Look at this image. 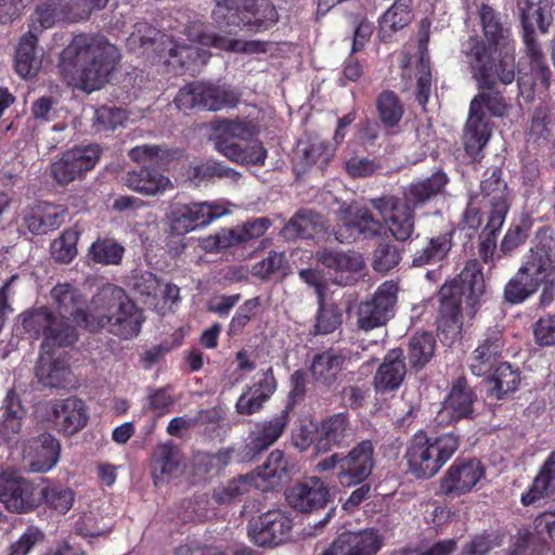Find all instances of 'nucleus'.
Masks as SVG:
<instances>
[{
	"mask_svg": "<svg viewBox=\"0 0 555 555\" xmlns=\"http://www.w3.org/2000/svg\"><path fill=\"white\" fill-rule=\"evenodd\" d=\"M383 223L366 207L349 211L335 230L336 238L341 243H351L358 238H373L382 232Z\"/></svg>",
	"mask_w": 555,
	"mask_h": 555,
	"instance_id": "obj_24",
	"label": "nucleus"
},
{
	"mask_svg": "<svg viewBox=\"0 0 555 555\" xmlns=\"http://www.w3.org/2000/svg\"><path fill=\"white\" fill-rule=\"evenodd\" d=\"M454 231H447L427 238L426 244L416 249L412 256L413 268L434 266L444 261L453 246Z\"/></svg>",
	"mask_w": 555,
	"mask_h": 555,
	"instance_id": "obj_39",
	"label": "nucleus"
},
{
	"mask_svg": "<svg viewBox=\"0 0 555 555\" xmlns=\"http://www.w3.org/2000/svg\"><path fill=\"white\" fill-rule=\"evenodd\" d=\"M413 18L412 0H396L379 17L380 31L389 29L392 33L406 27Z\"/></svg>",
	"mask_w": 555,
	"mask_h": 555,
	"instance_id": "obj_54",
	"label": "nucleus"
},
{
	"mask_svg": "<svg viewBox=\"0 0 555 555\" xmlns=\"http://www.w3.org/2000/svg\"><path fill=\"white\" fill-rule=\"evenodd\" d=\"M318 263L335 272L359 273L364 268L362 256L357 251L321 248L314 255Z\"/></svg>",
	"mask_w": 555,
	"mask_h": 555,
	"instance_id": "obj_45",
	"label": "nucleus"
},
{
	"mask_svg": "<svg viewBox=\"0 0 555 555\" xmlns=\"http://www.w3.org/2000/svg\"><path fill=\"white\" fill-rule=\"evenodd\" d=\"M491 132L489 118L469 109L463 133V145L466 154L476 159L488 143Z\"/></svg>",
	"mask_w": 555,
	"mask_h": 555,
	"instance_id": "obj_41",
	"label": "nucleus"
},
{
	"mask_svg": "<svg viewBox=\"0 0 555 555\" xmlns=\"http://www.w3.org/2000/svg\"><path fill=\"white\" fill-rule=\"evenodd\" d=\"M38 47V34L33 30L24 34L16 47L14 67L23 78H34L41 67V54Z\"/></svg>",
	"mask_w": 555,
	"mask_h": 555,
	"instance_id": "obj_37",
	"label": "nucleus"
},
{
	"mask_svg": "<svg viewBox=\"0 0 555 555\" xmlns=\"http://www.w3.org/2000/svg\"><path fill=\"white\" fill-rule=\"evenodd\" d=\"M483 377L488 386V397L495 400H502L515 392L521 380L519 370L514 369L508 362L499 363L489 375Z\"/></svg>",
	"mask_w": 555,
	"mask_h": 555,
	"instance_id": "obj_42",
	"label": "nucleus"
},
{
	"mask_svg": "<svg viewBox=\"0 0 555 555\" xmlns=\"http://www.w3.org/2000/svg\"><path fill=\"white\" fill-rule=\"evenodd\" d=\"M101 155L102 149L98 144L68 150L51 165V177L57 184L67 185L92 170Z\"/></svg>",
	"mask_w": 555,
	"mask_h": 555,
	"instance_id": "obj_19",
	"label": "nucleus"
},
{
	"mask_svg": "<svg viewBox=\"0 0 555 555\" xmlns=\"http://www.w3.org/2000/svg\"><path fill=\"white\" fill-rule=\"evenodd\" d=\"M293 519L281 509H271L248 522L247 533L258 546L279 545L287 541Z\"/></svg>",
	"mask_w": 555,
	"mask_h": 555,
	"instance_id": "obj_22",
	"label": "nucleus"
},
{
	"mask_svg": "<svg viewBox=\"0 0 555 555\" xmlns=\"http://www.w3.org/2000/svg\"><path fill=\"white\" fill-rule=\"evenodd\" d=\"M199 42L203 46L214 47L224 51H235V52H246V53H255V52H263L264 43L260 41H246L242 42L241 40L230 39L219 34H202L199 36Z\"/></svg>",
	"mask_w": 555,
	"mask_h": 555,
	"instance_id": "obj_55",
	"label": "nucleus"
},
{
	"mask_svg": "<svg viewBox=\"0 0 555 555\" xmlns=\"http://www.w3.org/2000/svg\"><path fill=\"white\" fill-rule=\"evenodd\" d=\"M345 361L341 353L328 349L314 354L309 371L317 383L331 387L343 371Z\"/></svg>",
	"mask_w": 555,
	"mask_h": 555,
	"instance_id": "obj_44",
	"label": "nucleus"
},
{
	"mask_svg": "<svg viewBox=\"0 0 555 555\" xmlns=\"http://www.w3.org/2000/svg\"><path fill=\"white\" fill-rule=\"evenodd\" d=\"M276 387L278 382L273 369L270 366L251 386H246L236 401V412L241 415H253L259 412L275 392Z\"/></svg>",
	"mask_w": 555,
	"mask_h": 555,
	"instance_id": "obj_28",
	"label": "nucleus"
},
{
	"mask_svg": "<svg viewBox=\"0 0 555 555\" xmlns=\"http://www.w3.org/2000/svg\"><path fill=\"white\" fill-rule=\"evenodd\" d=\"M52 412L60 431L68 436L82 429L89 418L86 403L77 397L56 400Z\"/></svg>",
	"mask_w": 555,
	"mask_h": 555,
	"instance_id": "obj_32",
	"label": "nucleus"
},
{
	"mask_svg": "<svg viewBox=\"0 0 555 555\" xmlns=\"http://www.w3.org/2000/svg\"><path fill=\"white\" fill-rule=\"evenodd\" d=\"M245 2L246 0H217L212 11L215 21L250 33L264 31L278 23V11L269 0H260L250 8Z\"/></svg>",
	"mask_w": 555,
	"mask_h": 555,
	"instance_id": "obj_10",
	"label": "nucleus"
},
{
	"mask_svg": "<svg viewBox=\"0 0 555 555\" xmlns=\"http://www.w3.org/2000/svg\"><path fill=\"white\" fill-rule=\"evenodd\" d=\"M350 421L347 413H335L319 424L318 453H326L334 447H343L350 438Z\"/></svg>",
	"mask_w": 555,
	"mask_h": 555,
	"instance_id": "obj_35",
	"label": "nucleus"
},
{
	"mask_svg": "<svg viewBox=\"0 0 555 555\" xmlns=\"http://www.w3.org/2000/svg\"><path fill=\"white\" fill-rule=\"evenodd\" d=\"M483 38L473 35L462 44V53L469 68H474L481 80L491 77V65L501 68V75L508 81L515 63V47L511 40V26L502 20L500 12L487 3L478 10Z\"/></svg>",
	"mask_w": 555,
	"mask_h": 555,
	"instance_id": "obj_3",
	"label": "nucleus"
},
{
	"mask_svg": "<svg viewBox=\"0 0 555 555\" xmlns=\"http://www.w3.org/2000/svg\"><path fill=\"white\" fill-rule=\"evenodd\" d=\"M126 112L118 107L101 106L95 109L92 127L96 132L115 130L126 120Z\"/></svg>",
	"mask_w": 555,
	"mask_h": 555,
	"instance_id": "obj_59",
	"label": "nucleus"
},
{
	"mask_svg": "<svg viewBox=\"0 0 555 555\" xmlns=\"http://www.w3.org/2000/svg\"><path fill=\"white\" fill-rule=\"evenodd\" d=\"M398 285L386 281L375 291L371 300L362 301L357 311V324L360 330L369 332L385 325L393 317L397 302Z\"/></svg>",
	"mask_w": 555,
	"mask_h": 555,
	"instance_id": "obj_17",
	"label": "nucleus"
},
{
	"mask_svg": "<svg viewBox=\"0 0 555 555\" xmlns=\"http://www.w3.org/2000/svg\"><path fill=\"white\" fill-rule=\"evenodd\" d=\"M489 208L487 217L506 218L511 208V196L506 181L503 179L501 167L487 169L480 181L479 196Z\"/></svg>",
	"mask_w": 555,
	"mask_h": 555,
	"instance_id": "obj_25",
	"label": "nucleus"
},
{
	"mask_svg": "<svg viewBox=\"0 0 555 555\" xmlns=\"http://www.w3.org/2000/svg\"><path fill=\"white\" fill-rule=\"evenodd\" d=\"M50 306L23 311L18 320L25 334L42 339L41 348H65L79 338L77 325L87 328L91 319L80 291L72 283L55 284L49 294Z\"/></svg>",
	"mask_w": 555,
	"mask_h": 555,
	"instance_id": "obj_1",
	"label": "nucleus"
},
{
	"mask_svg": "<svg viewBox=\"0 0 555 555\" xmlns=\"http://www.w3.org/2000/svg\"><path fill=\"white\" fill-rule=\"evenodd\" d=\"M240 102V93L228 86L204 81H192L179 89L173 103L179 111L201 108L221 111L235 107Z\"/></svg>",
	"mask_w": 555,
	"mask_h": 555,
	"instance_id": "obj_11",
	"label": "nucleus"
},
{
	"mask_svg": "<svg viewBox=\"0 0 555 555\" xmlns=\"http://www.w3.org/2000/svg\"><path fill=\"white\" fill-rule=\"evenodd\" d=\"M143 321V311L126 291L108 284L92 297L91 319L87 330L100 332L106 328L108 333L119 338L130 339L139 335Z\"/></svg>",
	"mask_w": 555,
	"mask_h": 555,
	"instance_id": "obj_6",
	"label": "nucleus"
},
{
	"mask_svg": "<svg viewBox=\"0 0 555 555\" xmlns=\"http://www.w3.org/2000/svg\"><path fill=\"white\" fill-rule=\"evenodd\" d=\"M375 447L371 440H362L347 454L334 453L321 460L319 473L335 470L338 483L344 488L357 487L367 480L375 466Z\"/></svg>",
	"mask_w": 555,
	"mask_h": 555,
	"instance_id": "obj_9",
	"label": "nucleus"
},
{
	"mask_svg": "<svg viewBox=\"0 0 555 555\" xmlns=\"http://www.w3.org/2000/svg\"><path fill=\"white\" fill-rule=\"evenodd\" d=\"M449 178L442 169L430 177L411 182L403 191L401 201L413 209H421L444 191Z\"/></svg>",
	"mask_w": 555,
	"mask_h": 555,
	"instance_id": "obj_30",
	"label": "nucleus"
},
{
	"mask_svg": "<svg viewBox=\"0 0 555 555\" xmlns=\"http://www.w3.org/2000/svg\"><path fill=\"white\" fill-rule=\"evenodd\" d=\"M294 470L295 465L289 462L285 453L279 449L273 450L257 469L258 478L264 483L261 486L262 491H272L282 487L291 480Z\"/></svg>",
	"mask_w": 555,
	"mask_h": 555,
	"instance_id": "obj_34",
	"label": "nucleus"
},
{
	"mask_svg": "<svg viewBox=\"0 0 555 555\" xmlns=\"http://www.w3.org/2000/svg\"><path fill=\"white\" fill-rule=\"evenodd\" d=\"M375 107L382 126L388 132H393L404 115V105L399 95L392 90H383L376 96Z\"/></svg>",
	"mask_w": 555,
	"mask_h": 555,
	"instance_id": "obj_46",
	"label": "nucleus"
},
{
	"mask_svg": "<svg viewBox=\"0 0 555 555\" xmlns=\"http://www.w3.org/2000/svg\"><path fill=\"white\" fill-rule=\"evenodd\" d=\"M403 249L388 240H382L377 243L373 256L372 268L375 272L387 274L399 266L402 260Z\"/></svg>",
	"mask_w": 555,
	"mask_h": 555,
	"instance_id": "obj_53",
	"label": "nucleus"
},
{
	"mask_svg": "<svg viewBox=\"0 0 555 555\" xmlns=\"http://www.w3.org/2000/svg\"><path fill=\"white\" fill-rule=\"evenodd\" d=\"M343 324V310L335 302H325L324 294L318 299L315 323L310 331L312 335H328L338 330Z\"/></svg>",
	"mask_w": 555,
	"mask_h": 555,
	"instance_id": "obj_48",
	"label": "nucleus"
},
{
	"mask_svg": "<svg viewBox=\"0 0 555 555\" xmlns=\"http://www.w3.org/2000/svg\"><path fill=\"white\" fill-rule=\"evenodd\" d=\"M485 291L483 267L477 259L468 260L456 278L440 287L437 332L444 344H452L461 336L462 301L465 302L467 313L474 317L481 306Z\"/></svg>",
	"mask_w": 555,
	"mask_h": 555,
	"instance_id": "obj_4",
	"label": "nucleus"
},
{
	"mask_svg": "<svg viewBox=\"0 0 555 555\" xmlns=\"http://www.w3.org/2000/svg\"><path fill=\"white\" fill-rule=\"evenodd\" d=\"M555 122L546 106L535 107L528 130V140L537 145L550 142L554 137Z\"/></svg>",
	"mask_w": 555,
	"mask_h": 555,
	"instance_id": "obj_52",
	"label": "nucleus"
},
{
	"mask_svg": "<svg viewBox=\"0 0 555 555\" xmlns=\"http://www.w3.org/2000/svg\"><path fill=\"white\" fill-rule=\"evenodd\" d=\"M436 348L433 334L415 333L409 341L406 358L411 369L420 371L431 360Z\"/></svg>",
	"mask_w": 555,
	"mask_h": 555,
	"instance_id": "obj_49",
	"label": "nucleus"
},
{
	"mask_svg": "<svg viewBox=\"0 0 555 555\" xmlns=\"http://www.w3.org/2000/svg\"><path fill=\"white\" fill-rule=\"evenodd\" d=\"M405 374L403 350L400 348L389 350L373 378L376 392L386 393L397 390L402 385Z\"/></svg>",
	"mask_w": 555,
	"mask_h": 555,
	"instance_id": "obj_31",
	"label": "nucleus"
},
{
	"mask_svg": "<svg viewBox=\"0 0 555 555\" xmlns=\"http://www.w3.org/2000/svg\"><path fill=\"white\" fill-rule=\"evenodd\" d=\"M43 531L36 527L29 526L23 534L7 548V555H28L39 543L44 541Z\"/></svg>",
	"mask_w": 555,
	"mask_h": 555,
	"instance_id": "obj_60",
	"label": "nucleus"
},
{
	"mask_svg": "<svg viewBox=\"0 0 555 555\" xmlns=\"http://www.w3.org/2000/svg\"><path fill=\"white\" fill-rule=\"evenodd\" d=\"M554 0H525L520 7V23L525 54L529 60L531 83H540L547 89L551 83L552 72L546 62L545 54L537 39L538 27L541 34H546L553 23Z\"/></svg>",
	"mask_w": 555,
	"mask_h": 555,
	"instance_id": "obj_8",
	"label": "nucleus"
},
{
	"mask_svg": "<svg viewBox=\"0 0 555 555\" xmlns=\"http://www.w3.org/2000/svg\"><path fill=\"white\" fill-rule=\"evenodd\" d=\"M125 253V246L108 235L99 236L88 248L90 260L101 266H119Z\"/></svg>",
	"mask_w": 555,
	"mask_h": 555,
	"instance_id": "obj_47",
	"label": "nucleus"
},
{
	"mask_svg": "<svg viewBox=\"0 0 555 555\" xmlns=\"http://www.w3.org/2000/svg\"><path fill=\"white\" fill-rule=\"evenodd\" d=\"M229 210L217 203H191L175 205L169 214L170 231L175 235H184L204 228L227 215Z\"/></svg>",
	"mask_w": 555,
	"mask_h": 555,
	"instance_id": "obj_16",
	"label": "nucleus"
},
{
	"mask_svg": "<svg viewBox=\"0 0 555 555\" xmlns=\"http://www.w3.org/2000/svg\"><path fill=\"white\" fill-rule=\"evenodd\" d=\"M370 205L377 210L385 227L398 242L412 238L415 231V209L395 195H383L370 199Z\"/></svg>",
	"mask_w": 555,
	"mask_h": 555,
	"instance_id": "obj_14",
	"label": "nucleus"
},
{
	"mask_svg": "<svg viewBox=\"0 0 555 555\" xmlns=\"http://www.w3.org/2000/svg\"><path fill=\"white\" fill-rule=\"evenodd\" d=\"M131 160L137 163L151 162L153 165H160L169 160V151L162 145L143 144L132 147L129 153Z\"/></svg>",
	"mask_w": 555,
	"mask_h": 555,
	"instance_id": "obj_63",
	"label": "nucleus"
},
{
	"mask_svg": "<svg viewBox=\"0 0 555 555\" xmlns=\"http://www.w3.org/2000/svg\"><path fill=\"white\" fill-rule=\"evenodd\" d=\"M79 232L74 229H66L61 236L51 244V254L55 261L69 263L77 256V242Z\"/></svg>",
	"mask_w": 555,
	"mask_h": 555,
	"instance_id": "obj_58",
	"label": "nucleus"
},
{
	"mask_svg": "<svg viewBox=\"0 0 555 555\" xmlns=\"http://www.w3.org/2000/svg\"><path fill=\"white\" fill-rule=\"evenodd\" d=\"M322 219L311 209H299L282 228L281 235L287 242L312 238L323 229Z\"/></svg>",
	"mask_w": 555,
	"mask_h": 555,
	"instance_id": "obj_40",
	"label": "nucleus"
},
{
	"mask_svg": "<svg viewBox=\"0 0 555 555\" xmlns=\"http://www.w3.org/2000/svg\"><path fill=\"white\" fill-rule=\"evenodd\" d=\"M486 477V467L476 457H457L439 481L440 493L461 496L469 493Z\"/></svg>",
	"mask_w": 555,
	"mask_h": 555,
	"instance_id": "obj_20",
	"label": "nucleus"
},
{
	"mask_svg": "<svg viewBox=\"0 0 555 555\" xmlns=\"http://www.w3.org/2000/svg\"><path fill=\"white\" fill-rule=\"evenodd\" d=\"M107 2L108 0H69L62 9L55 0L44 2L37 7L30 30L40 33L63 18L75 22L88 20L94 10H102Z\"/></svg>",
	"mask_w": 555,
	"mask_h": 555,
	"instance_id": "obj_15",
	"label": "nucleus"
},
{
	"mask_svg": "<svg viewBox=\"0 0 555 555\" xmlns=\"http://www.w3.org/2000/svg\"><path fill=\"white\" fill-rule=\"evenodd\" d=\"M460 446V435L454 430L438 434L431 430V426L417 430L408 441L403 455L406 473L415 479L433 478L453 457Z\"/></svg>",
	"mask_w": 555,
	"mask_h": 555,
	"instance_id": "obj_7",
	"label": "nucleus"
},
{
	"mask_svg": "<svg viewBox=\"0 0 555 555\" xmlns=\"http://www.w3.org/2000/svg\"><path fill=\"white\" fill-rule=\"evenodd\" d=\"M120 54L101 34H78L62 50L57 70L74 88L91 93L100 90L115 69Z\"/></svg>",
	"mask_w": 555,
	"mask_h": 555,
	"instance_id": "obj_2",
	"label": "nucleus"
},
{
	"mask_svg": "<svg viewBox=\"0 0 555 555\" xmlns=\"http://www.w3.org/2000/svg\"><path fill=\"white\" fill-rule=\"evenodd\" d=\"M506 218L487 217L486 225L479 234L478 254L485 263L493 260L498 248V236Z\"/></svg>",
	"mask_w": 555,
	"mask_h": 555,
	"instance_id": "obj_56",
	"label": "nucleus"
},
{
	"mask_svg": "<svg viewBox=\"0 0 555 555\" xmlns=\"http://www.w3.org/2000/svg\"><path fill=\"white\" fill-rule=\"evenodd\" d=\"M330 499V489L319 477L307 478L304 482L293 486L286 493L288 504L301 513L324 508Z\"/></svg>",
	"mask_w": 555,
	"mask_h": 555,
	"instance_id": "obj_26",
	"label": "nucleus"
},
{
	"mask_svg": "<svg viewBox=\"0 0 555 555\" xmlns=\"http://www.w3.org/2000/svg\"><path fill=\"white\" fill-rule=\"evenodd\" d=\"M506 347L504 327L495 324L487 327L477 338L467 365L474 376L489 375L501 363Z\"/></svg>",
	"mask_w": 555,
	"mask_h": 555,
	"instance_id": "obj_13",
	"label": "nucleus"
},
{
	"mask_svg": "<svg viewBox=\"0 0 555 555\" xmlns=\"http://www.w3.org/2000/svg\"><path fill=\"white\" fill-rule=\"evenodd\" d=\"M338 555H376L384 545L378 529L366 528L340 533L334 541Z\"/></svg>",
	"mask_w": 555,
	"mask_h": 555,
	"instance_id": "obj_27",
	"label": "nucleus"
},
{
	"mask_svg": "<svg viewBox=\"0 0 555 555\" xmlns=\"http://www.w3.org/2000/svg\"><path fill=\"white\" fill-rule=\"evenodd\" d=\"M182 453L172 442L157 444L151 454V475L156 487L168 483L181 472Z\"/></svg>",
	"mask_w": 555,
	"mask_h": 555,
	"instance_id": "obj_29",
	"label": "nucleus"
},
{
	"mask_svg": "<svg viewBox=\"0 0 555 555\" xmlns=\"http://www.w3.org/2000/svg\"><path fill=\"white\" fill-rule=\"evenodd\" d=\"M0 502L16 514H26L39 507V486L12 472L0 474Z\"/></svg>",
	"mask_w": 555,
	"mask_h": 555,
	"instance_id": "obj_21",
	"label": "nucleus"
},
{
	"mask_svg": "<svg viewBox=\"0 0 555 555\" xmlns=\"http://www.w3.org/2000/svg\"><path fill=\"white\" fill-rule=\"evenodd\" d=\"M75 492L60 483L39 487V506L46 504L50 509L65 515L74 505Z\"/></svg>",
	"mask_w": 555,
	"mask_h": 555,
	"instance_id": "obj_51",
	"label": "nucleus"
},
{
	"mask_svg": "<svg viewBox=\"0 0 555 555\" xmlns=\"http://www.w3.org/2000/svg\"><path fill=\"white\" fill-rule=\"evenodd\" d=\"M287 264L284 253L271 250L266 258L254 266L253 273L261 280H268L272 275L282 272Z\"/></svg>",
	"mask_w": 555,
	"mask_h": 555,
	"instance_id": "obj_62",
	"label": "nucleus"
},
{
	"mask_svg": "<svg viewBox=\"0 0 555 555\" xmlns=\"http://www.w3.org/2000/svg\"><path fill=\"white\" fill-rule=\"evenodd\" d=\"M533 337L537 345L551 347L555 345V315L541 317L533 324Z\"/></svg>",
	"mask_w": 555,
	"mask_h": 555,
	"instance_id": "obj_64",
	"label": "nucleus"
},
{
	"mask_svg": "<svg viewBox=\"0 0 555 555\" xmlns=\"http://www.w3.org/2000/svg\"><path fill=\"white\" fill-rule=\"evenodd\" d=\"M261 302L259 297L247 299L243 305H241L229 324V335H241L245 326L257 314Z\"/></svg>",
	"mask_w": 555,
	"mask_h": 555,
	"instance_id": "obj_61",
	"label": "nucleus"
},
{
	"mask_svg": "<svg viewBox=\"0 0 555 555\" xmlns=\"http://www.w3.org/2000/svg\"><path fill=\"white\" fill-rule=\"evenodd\" d=\"M532 224V219L529 216H526L522 217L518 223L512 224L507 229L500 245V251L503 256H511L516 249L526 243Z\"/></svg>",
	"mask_w": 555,
	"mask_h": 555,
	"instance_id": "obj_57",
	"label": "nucleus"
},
{
	"mask_svg": "<svg viewBox=\"0 0 555 555\" xmlns=\"http://www.w3.org/2000/svg\"><path fill=\"white\" fill-rule=\"evenodd\" d=\"M473 78L476 80L479 93L472 100L469 109L481 116H487L483 107L494 117H503L506 115L508 104L503 96L502 91L498 87V82L507 86L515 80L516 65L512 68V79L506 80L501 75V68L495 64L491 65V77L486 82L480 79L474 68H469Z\"/></svg>",
	"mask_w": 555,
	"mask_h": 555,
	"instance_id": "obj_18",
	"label": "nucleus"
},
{
	"mask_svg": "<svg viewBox=\"0 0 555 555\" xmlns=\"http://www.w3.org/2000/svg\"><path fill=\"white\" fill-rule=\"evenodd\" d=\"M125 184L132 191L152 196L172 189L170 179L155 167L141 166L127 172Z\"/></svg>",
	"mask_w": 555,
	"mask_h": 555,
	"instance_id": "obj_36",
	"label": "nucleus"
},
{
	"mask_svg": "<svg viewBox=\"0 0 555 555\" xmlns=\"http://www.w3.org/2000/svg\"><path fill=\"white\" fill-rule=\"evenodd\" d=\"M555 280V235L550 225L540 227L531 247L524 254L516 273L504 286L506 302L519 305L532 297L542 284Z\"/></svg>",
	"mask_w": 555,
	"mask_h": 555,
	"instance_id": "obj_5",
	"label": "nucleus"
},
{
	"mask_svg": "<svg viewBox=\"0 0 555 555\" xmlns=\"http://www.w3.org/2000/svg\"><path fill=\"white\" fill-rule=\"evenodd\" d=\"M554 492L555 452H552L544 461L529 489L521 494L520 502L524 506H535L541 500L552 496Z\"/></svg>",
	"mask_w": 555,
	"mask_h": 555,
	"instance_id": "obj_38",
	"label": "nucleus"
},
{
	"mask_svg": "<svg viewBox=\"0 0 555 555\" xmlns=\"http://www.w3.org/2000/svg\"><path fill=\"white\" fill-rule=\"evenodd\" d=\"M61 443L51 434L43 433L34 438L29 444V470L33 473H47L59 462Z\"/></svg>",
	"mask_w": 555,
	"mask_h": 555,
	"instance_id": "obj_33",
	"label": "nucleus"
},
{
	"mask_svg": "<svg viewBox=\"0 0 555 555\" xmlns=\"http://www.w3.org/2000/svg\"><path fill=\"white\" fill-rule=\"evenodd\" d=\"M288 423L289 415L287 409L282 410L270 420L255 423L245 441V456L248 460H253L268 450L284 434Z\"/></svg>",
	"mask_w": 555,
	"mask_h": 555,
	"instance_id": "obj_23",
	"label": "nucleus"
},
{
	"mask_svg": "<svg viewBox=\"0 0 555 555\" xmlns=\"http://www.w3.org/2000/svg\"><path fill=\"white\" fill-rule=\"evenodd\" d=\"M210 54L197 47L175 44L169 49L168 64L180 74L194 76L202 66L206 65Z\"/></svg>",
	"mask_w": 555,
	"mask_h": 555,
	"instance_id": "obj_43",
	"label": "nucleus"
},
{
	"mask_svg": "<svg viewBox=\"0 0 555 555\" xmlns=\"http://www.w3.org/2000/svg\"><path fill=\"white\" fill-rule=\"evenodd\" d=\"M335 154L334 149L326 141H311L301 151L297 166L302 172L315 166L322 172L326 170Z\"/></svg>",
	"mask_w": 555,
	"mask_h": 555,
	"instance_id": "obj_50",
	"label": "nucleus"
},
{
	"mask_svg": "<svg viewBox=\"0 0 555 555\" xmlns=\"http://www.w3.org/2000/svg\"><path fill=\"white\" fill-rule=\"evenodd\" d=\"M477 393L465 376L454 378L449 387L440 410L431 422L433 427L442 428L462 420L474 417Z\"/></svg>",
	"mask_w": 555,
	"mask_h": 555,
	"instance_id": "obj_12",
	"label": "nucleus"
}]
</instances>
